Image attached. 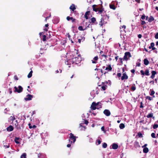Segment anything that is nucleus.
<instances>
[{"instance_id":"16","label":"nucleus","mask_w":158,"mask_h":158,"mask_svg":"<svg viewBox=\"0 0 158 158\" xmlns=\"http://www.w3.org/2000/svg\"><path fill=\"white\" fill-rule=\"evenodd\" d=\"M14 130L13 127L11 125H10L8 127H7L6 130L8 131H11Z\"/></svg>"},{"instance_id":"33","label":"nucleus","mask_w":158,"mask_h":158,"mask_svg":"<svg viewBox=\"0 0 158 158\" xmlns=\"http://www.w3.org/2000/svg\"><path fill=\"white\" fill-rule=\"evenodd\" d=\"M101 140L100 139H97L96 140V145H99V144H100L101 143Z\"/></svg>"},{"instance_id":"24","label":"nucleus","mask_w":158,"mask_h":158,"mask_svg":"<svg viewBox=\"0 0 158 158\" xmlns=\"http://www.w3.org/2000/svg\"><path fill=\"white\" fill-rule=\"evenodd\" d=\"M154 19L153 17L152 16H150L148 19V21L149 23H151L152 21H153Z\"/></svg>"},{"instance_id":"21","label":"nucleus","mask_w":158,"mask_h":158,"mask_svg":"<svg viewBox=\"0 0 158 158\" xmlns=\"http://www.w3.org/2000/svg\"><path fill=\"white\" fill-rule=\"evenodd\" d=\"M134 146L135 148H140V146L139 145V143L137 141H135L134 143Z\"/></svg>"},{"instance_id":"12","label":"nucleus","mask_w":158,"mask_h":158,"mask_svg":"<svg viewBox=\"0 0 158 158\" xmlns=\"http://www.w3.org/2000/svg\"><path fill=\"white\" fill-rule=\"evenodd\" d=\"M93 10L95 12H98L100 7H98L97 5H94L92 6Z\"/></svg>"},{"instance_id":"52","label":"nucleus","mask_w":158,"mask_h":158,"mask_svg":"<svg viewBox=\"0 0 158 158\" xmlns=\"http://www.w3.org/2000/svg\"><path fill=\"white\" fill-rule=\"evenodd\" d=\"M84 123L86 125H87V124L89 122L87 120H85L84 121Z\"/></svg>"},{"instance_id":"8","label":"nucleus","mask_w":158,"mask_h":158,"mask_svg":"<svg viewBox=\"0 0 158 158\" xmlns=\"http://www.w3.org/2000/svg\"><path fill=\"white\" fill-rule=\"evenodd\" d=\"M15 128L17 130H19L21 129V127L19 123H18L17 121L16 120L15 121Z\"/></svg>"},{"instance_id":"49","label":"nucleus","mask_w":158,"mask_h":158,"mask_svg":"<svg viewBox=\"0 0 158 158\" xmlns=\"http://www.w3.org/2000/svg\"><path fill=\"white\" fill-rule=\"evenodd\" d=\"M143 103L142 102H140V108H143Z\"/></svg>"},{"instance_id":"6","label":"nucleus","mask_w":158,"mask_h":158,"mask_svg":"<svg viewBox=\"0 0 158 158\" xmlns=\"http://www.w3.org/2000/svg\"><path fill=\"white\" fill-rule=\"evenodd\" d=\"M69 135V139L73 140V143H74L76 141V137L72 133H70Z\"/></svg>"},{"instance_id":"50","label":"nucleus","mask_w":158,"mask_h":158,"mask_svg":"<svg viewBox=\"0 0 158 158\" xmlns=\"http://www.w3.org/2000/svg\"><path fill=\"white\" fill-rule=\"evenodd\" d=\"M155 37L156 39H158V32L156 33L155 35Z\"/></svg>"},{"instance_id":"29","label":"nucleus","mask_w":158,"mask_h":158,"mask_svg":"<svg viewBox=\"0 0 158 158\" xmlns=\"http://www.w3.org/2000/svg\"><path fill=\"white\" fill-rule=\"evenodd\" d=\"M32 73H33V71H32L31 70L30 72V73H29V74H28V75H27V77L28 78H31L32 76Z\"/></svg>"},{"instance_id":"53","label":"nucleus","mask_w":158,"mask_h":158,"mask_svg":"<svg viewBox=\"0 0 158 158\" xmlns=\"http://www.w3.org/2000/svg\"><path fill=\"white\" fill-rule=\"evenodd\" d=\"M140 73H141V74L143 75H144V71L143 70H141L140 71Z\"/></svg>"},{"instance_id":"22","label":"nucleus","mask_w":158,"mask_h":158,"mask_svg":"<svg viewBox=\"0 0 158 158\" xmlns=\"http://www.w3.org/2000/svg\"><path fill=\"white\" fill-rule=\"evenodd\" d=\"M112 148L114 149H116L118 148V145L115 143H113L112 145Z\"/></svg>"},{"instance_id":"18","label":"nucleus","mask_w":158,"mask_h":158,"mask_svg":"<svg viewBox=\"0 0 158 158\" xmlns=\"http://www.w3.org/2000/svg\"><path fill=\"white\" fill-rule=\"evenodd\" d=\"M103 11H104V8H102V6L101 5V7L98 9V13L100 14L102 13Z\"/></svg>"},{"instance_id":"55","label":"nucleus","mask_w":158,"mask_h":158,"mask_svg":"<svg viewBox=\"0 0 158 158\" xmlns=\"http://www.w3.org/2000/svg\"><path fill=\"white\" fill-rule=\"evenodd\" d=\"M119 59L120 60V62L122 63V64H123V58H119Z\"/></svg>"},{"instance_id":"37","label":"nucleus","mask_w":158,"mask_h":158,"mask_svg":"<svg viewBox=\"0 0 158 158\" xmlns=\"http://www.w3.org/2000/svg\"><path fill=\"white\" fill-rule=\"evenodd\" d=\"M106 87H107L106 85H105L101 87V90H105L106 89Z\"/></svg>"},{"instance_id":"3","label":"nucleus","mask_w":158,"mask_h":158,"mask_svg":"<svg viewBox=\"0 0 158 158\" xmlns=\"http://www.w3.org/2000/svg\"><path fill=\"white\" fill-rule=\"evenodd\" d=\"M128 56L129 58H130L131 57V55L129 52H126L125 53L124 56L123 58V60L126 61L128 60Z\"/></svg>"},{"instance_id":"46","label":"nucleus","mask_w":158,"mask_h":158,"mask_svg":"<svg viewBox=\"0 0 158 158\" xmlns=\"http://www.w3.org/2000/svg\"><path fill=\"white\" fill-rule=\"evenodd\" d=\"M151 135V136L153 138H156L155 134L154 133H152Z\"/></svg>"},{"instance_id":"7","label":"nucleus","mask_w":158,"mask_h":158,"mask_svg":"<svg viewBox=\"0 0 158 158\" xmlns=\"http://www.w3.org/2000/svg\"><path fill=\"white\" fill-rule=\"evenodd\" d=\"M78 42L80 44L81 41L83 42L85 40V37L80 35L77 37Z\"/></svg>"},{"instance_id":"5","label":"nucleus","mask_w":158,"mask_h":158,"mask_svg":"<svg viewBox=\"0 0 158 158\" xmlns=\"http://www.w3.org/2000/svg\"><path fill=\"white\" fill-rule=\"evenodd\" d=\"M19 89L16 87L15 86L14 87V89H15V92H17L18 93H20L23 90V88L21 86H19L18 87Z\"/></svg>"},{"instance_id":"32","label":"nucleus","mask_w":158,"mask_h":158,"mask_svg":"<svg viewBox=\"0 0 158 158\" xmlns=\"http://www.w3.org/2000/svg\"><path fill=\"white\" fill-rule=\"evenodd\" d=\"M153 114L152 113H150L147 116V117L148 118L153 117Z\"/></svg>"},{"instance_id":"41","label":"nucleus","mask_w":158,"mask_h":158,"mask_svg":"<svg viewBox=\"0 0 158 158\" xmlns=\"http://www.w3.org/2000/svg\"><path fill=\"white\" fill-rule=\"evenodd\" d=\"M138 135L139 138H142L143 137V135L141 133H138Z\"/></svg>"},{"instance_id":"59","label":"nucleus","mask_w":158,"mask_h":158,"mask_svg":"<svg viewBox=\"0 0 158 158\" xmlns=\"http://www.w3.org/2000/svg\"><path fill=\"white\" fill-rule=\"evenodd\" d=\"M142 35L141 34H139L138 35V37L139 38H141V37H142Z\"/></svg>"},{"instance_id":"51","label":"nucleus","mask_w":158,"mask_h":158,"mask_svg":"<svg viewBox=\"0 0 158 158\" xmlns=\"http://www.w3.org/2000/svg\"><path fill=\"white\" fill-rule=\"evenodd\" d=\"M155 45L154 43L153 42L151 43V45L150 46L152 48L154 47V46Z\"/></svg>"},{"instance_id":"54","label":"nucleus","mask_w":158,"mask_h":158,"mask_svg":"<svg viewBox=\"0 0 158 158\" xmlns=\"http://www.w3.org/2000/svg\"><path fill=\"white\" fill-rule=\"evenodd\" d=\"M14 78H15V79L16 80H18L19 79L18 78V77H17V76L16 75H15L14 76Z\"/></svg>"},{"instance_id":"30","label":"nucleus","mask_w":158,"mask_h":158,"mask_svg":"<svg viewBox=\"0 0 158 158\" xmlns=\"http://www.w3.org/2000/svg\"><path fill=\"white\" fill-rule=\"evenodd\" d=\"M28 125L29 126V128L30 129H31L32 128L35 129L36 127V126L35 125H33V126H31V123H29Z\"/></svg>"},{"instance_id":"20","label":"nucleus","mask_w":158,"mask_h":158,"mask_svg":"<svg viewBox=\"0 0 158 158\" xmlns=\"http://www.w3.org/2000/svg\"><path fill=\"white\" fill-rule=\"evenodd\" d=\"M112 69L111 65L109 64L107 67L106 68L105 70H108V71H112Z\"/></svg>"},{"instance_id":"60","label":"nucleus","mask_w":158,"mask_h":158,"mask_svg":"<svg viewBox=\"0 0 158 158\" xmlns=\"http://www.w3.org/2000/svg\"><path fill=\"white\" fill-rule=\"evenodd\" d=\"M135 1L139 3H140V0H135Z\"/></svg>"},{"instance_id":"48","label":"nucleus","mask_w":158,"mask_h":158,"mask_svg":"<svg viewBox=\"0 0 158 158\" xmlns=\"http://www.w3.org/2000/svg\"><path fill=\"white\" fill-rule=\"evenodd\" d=\"M117 75L118 77H120L121 76V73H118Z\"/></svg>"},{"instance_id":"42","label":"nucleus","mask_w":158,"mask_h":158,"mask_svg":"<svg viewBox=\"0 0 158 158\" xmlns=\"http://www.w3.org/2000/svg\"><path fill=\"white\" fill-rule=\"evenodd\" d=\"M46 36L44 35L43 36V40L44 41H45L46 40Z\"/></svg>"},{"instance_id":"2","label":"nucleus","mask_w":158,"mask_h":158,"mask_svg":"<svg viewBox=\"0 0 158 158\" xmlns=\"http://www.w3.org/2000/svg\"><path fill=\"white\" fill-rule=\"evenodd\" d=\"M99 103V102L96 103L95 102H93L91 106V109L92 110H94L97 108L98 109L99 108H101V105H98V106Z\"/></svg>"},{"instance_id":"40","label":"nucleus","mask_w":158,"mask_h":158,"mask_svg":"<svg viewBox=\"0 0 158 158\" xmlns=\"http://www.w3.org/2000/svg\"><path fill=\"white\" fill-rule=\"evenodd\" d=\"M102 147L104 148H106L107 147V144L105 143H103Z\"/></svg>"},{"instance_id":"64","label":"nucleus","mask_w":158,"mask_h":158,"mask_svg":"<svg viewBox=\"0 0 158 158\" xmlns=\"http://www.w3.org/2000/svg\"><path fill=\"white\" fill-rule=\"evenodd\" d=\"M101 129L102 131H104L105 129L104 127V126H102V127Z\"/></svg>"},{"instance_id":"26","label":"nucleus","mask_w":158,"mask_h":158,"mask_svg":"<svg viewBox=\"0 0 158 158\" xmlns=\"http://www.w3.org/2000/svg\"><path fill=\"white\" fill-rule=\"evenodd\" d=\"M104 20L103 18H102L101 19V21L99 23V25L101 26H102L104 24Z\"/></svg>"},{"instance_id":"10","label":"nucleus","mask_w":158,"mask_h":158,"mask_svg":"<svg viewBox=\"0 0 158 158\" xmlns=\"http://www.w3.org/2000/svg\"><path fill=\"white\" fill-rule=\"evenodd\" d=\"M99 58L98 56H95L93 59V60H91L92 63L93 64H96Z\"/></svg>"},{"instance_id":"14","label":"nucleus","mask_w":158,"mask_h":158,"mask_svg":"<svg viewBox=\"0 0 158 158\" xmlns=\"http://www.w3.org/2000/svg\"><path fill=\"white\" fill-rule=\"evenodd\" d=\"M33 97V96L32 95L28 94L27 96V97L25 98L26 101L30 100L32 99V98Z\"/></svg>"},{"instance_id":"61","label":"nucleus","mask_w":158,"mask_h":158,"mask_svg":"<svg viewBox=\"0 0 158 158\" xmlns=\"http://www.w3.org/2000/svg\"><path fill=\"white\" fill-rule=\"evenodd\" d=\"M149 83H152V84L153 85H154V81H150Z\"/></svg>"},{"instance_id":"1","label":"nucleus","mask_w":158,"mask_h":158,"mask_svg":"<svg viewBox=\"0 0 158 158\" xmlns=\"http://www.w3.org/2000/svg\"><path fill=\"white\" fill-rule=\"evenodd\" d=\"M82 60L80 54L77 55V57L73 58L72 59V62L73 64L75 63L76 64H79Z\"/></svg>"},{"instance_id":"57","label":"nucleus","mask_w":158,"mask_h":158,"mask_svg":"<svg viewBox=\"0 0 158 158\" xmlns=\"http://www.w3.org/2000/svg\"><path fill=\"white\" fill-rule=\"evenodd\" d=\"M9 93H10V94H11L12 93V91L11 90V89L10 88H9Z\"/></svg>"},{"instance_id":"9","label":"nucleus","mask_w":158,"mask_h":158,"mask_svg":"<svg viewBox=\"0 0 158 158\" xmlns=\"http://www.w3.org/2000/svg\"><path fill=\"white\" fill-rule=\"evenodd\" d=\"M66 19L68 21H69L70 20H71L72 23H74L76 21V19L74 18L73 17H70L69 16L67 17Z\"/></svg>"},{"instance_id":"43","label":"nucleus","mask_w":158,"mask_h":158,"mask_svg":"<svg viewBox=\"0 0 158 158\" xmlns=\"http://www.w3.org/2000/svg\"><path fill=\"white\" fill-rule=\"evenodd\" d=\"M155 93V91L154 90H152L151 91V93L150 94L151 96L153 95Z\"/></svg>"},{"instance_id":"44","label":"nucleus","mask_w":158,"mask_h":158,"mask_svg":"<svg viewBox=\"0 0 158 158\" xmlns=\"http://www.w3.org/2000/svg\"><path fill=\"white\" fill-rule=\"evenodd\" d=\"M131 89L132 91H134L135 90L136 87L135 86H132Z\"/></svg>"},{"instance_id":"39","label":"nucleus","mask_w":158,"mask_h":158,"mask_svg":"<svg viewBox=\"0 0 158 158\" xmlns=\"http://www.w3.org/2000/svg\"><path fill=\"white\" fill-rule=\"evenodd\" d=\"M146 99H148L150 101H151L152 100V98L149 96H147L146 97Z\"/></svg>"},{"instance_id":"63","label":"nucleus","mask_w":158,"mask_h":158,"mask_svg":"<svg viewBox=\"0 0 158 158\" xmlns=\"http://www.w3.org/2000/svg\"><path fill=\"white\" fill-rule=\"evenodd\" d=\"M156 49H157V48H155L154 47L152 48V50H155Z\"/></svg>"},{"instance_id":"25","label":"nucleus","mask_w":158,"mask_h":158,"mask_svg":"<svg viewBox=\"0 0 158 158\" xmlns=\"http://www.w3.org/2000/svg\"><path fill=\"white\" fill-rule=\"evenodd\" d=\"M20 138L19 137H15L14 140L15 142L17 144H19L20 142L18 140Z\"/></svg>"},{"instance_id":"56","label":"nucleus","mask_w":158,"mask_h":158,"mask_svg":"<svg viewBox=\"0 0 158 158\" xmlns=\"http://www.w3.org/2000/svg\"><path fill=\"white\" fill-rule=\"evenodd\" d=\"M135 72V70L134 69H133L131 70V72L133 73H134Z\"/></svg>"},{"instance_id":"45","label":"nucleus","mask_w":158,"mask_h":158,"mask_svg":"<svg viewBox=\"0 0 158 158\" xmlns=\"http://www.w3.org/2000/svg\"><path fill=\"white\" fill-rule=\"evenodd\" d=\"M146 17V16L143 14V15H142L141 17V19H142V20H144L145 19Z\"/></svg>"},{"instance_id":"4","label":"nucleus","mask_w":158,"mask_h":158,"mask_svg":"<svg viewBox=\"0 0 158 158\" xmlns=\"http://www.w3.org/2000/svg\"><path fill=\"white\" fill-rule=\"evenodd\" d=\"M122 70L123 73V74L122 76L121 77V80H127L128 79V77L126 74V72H125V70L123 68Z\"/></svg>"},{"instance_id":"15","label":"nucleus","mask_w":158,"mask_h":158,"mask_svg":"<svg viewBox=\"0 0 158 158\" xmlns=\"http://www.w3.org/2000/svg\"><path fill=\"white\" fill-rule=\"evenodd\" d=\"M89 22L90 23H95V24H96L98 23H95L96 22V19L94 17H93L91 18V19H90V20H89Z\"/></svg>"},{"instance_id":"28","label":"nucleus","mask_w":158,"mask_h":158,"mask_svg":"<svg viewBox=\"0 0 158 158\" xmlns=\"http://www.w3.org/2000/svg\"><path fill=\"white\" fill-rule=\"evenodd\" d=\"M110 7L111 9L114 10H115L116 9L115 6L113 4H110Z\"/></svg>"},{"instance_id":"58","label":"nucleus","mask_w":158,"mask_h":158,"mask_svg":"<svg viewBox=\"0 0 158 158\" xmlns=\"http://www.w3.org/2000/svg\"><path fill=\"white\" fill-rule=\"evenodd\" d=\"M121 27L122 28H123L124 29L123 30L124 31H125V29L126 28V26H125V25H123L122 27Z\"/></svg>"},{"instance_id":"11","label":"nucleus","mask_w":158,"mask_h":158,"mask_svg":"<svg viewBox=\"0 0 158 158\" xmlns=\"http://www.w3.org/2000/svg\"><path fill=\"white\" fill-rule=\"evenodd\" d=\"M103 113L107 116H110L111 114L110 111L109 110L107 109H106L104 110Z\"/></svg>"},{"instance_id":"62","label":"nucleus","mask_w":158,"mask_h":158,"mask_svg":"<svg viewBox=\"0 0 158 158\" xmlns=\"http://www.w3.org/2000/svg\"><path fill=\"white\" fill-rule=\"evenodd\" d=\"M87 27H92V26H91V24H89L88 26H87Z\"/></svg>"},{"instance_id":"47","label":"nucleus","mask_w":158,"mask_h":158,"mask_svg":"<svg viewBox=\"0 0 158 158\" xmlns=\"http://www.w3.org/2000/svg\"><path fill=\"white\" fill-rule=\"evenodd\" d=\"M141 24L142 25H143L146 24V22H145V21H144L143 20H141Z\"/></svg>"},{"instance_id":"31","label":"nucleus","mask_w":158,"mask_h":158,"mask_svg":"<svg viewBox=\"0 0 158 158\" xmlns=\"http://www.w3.org/2000/svg\"><path fill=\"white\" fill-rule=\"evenodd\" d=\"M119 127L121 129H123L125 127V126L123 123H122L119 125Z\"/></svg>"},{"instance_id":"13","label":"nucleus","mask_w":158,"mask_h":158,"mask_svg":"<svg viewBox=\"0 0 158 158\" xmlns=\"http://www.w3.org/2000/svg\"><path fill=\"white\" fill-rule=\"evenodd\" d=\"M69 9L73 11L75 13L76 12V11H74V10L76 9V7L74 4H72V5L70 6Z\"/></svg>"},{"instance_id":"38","label":"nucleus","mask_w":158,"mask_h":158,"mask_svg":"<svg viewBox=\"0 0 158 158\" xmlns=\"http://www.w3.org/2000/svg\"><path fill=\"white\" fill-rule=\"evenodd\" d=\"M158 127V124H155L153 126V128L154 129H156Z\"/></svg>"},{"instance_id":"23","label":"nucleus","mask_w":158,"mask_h":158,"mask_svg":"<svg viewBox=\"0 0 158 158\" xmlns=\"http://www.w3.org/2000/svg\"><path fill=\"white\" fill-rule=\"evenodd\" d=\"M144 64L145 65H148L149 64V62L147 59H145L143 60Z\"/></svg>"},{"instance_id":"35","label":"nucleus","mask_w":158,"mask_h":158,"mask_svg":"<svg viewBox=\"0 0 158 158\" xmlns=\"http://www.w3.org/2000/svg\"><path fill=\"white\" fill-rule=\"evenodd\" d=\"M86 28L87 27H86L85 28L83 29L82 26H80L78 27V29L80 31H84L86 29Z\"/></svg>"},{"instance_id":"34","label":"nucleus","mask_w":158,"mask_h":158,"mask_svg":"<svg viewBox=\"0 0 158 158\" xmlns=\"http://www.w3.org/2000/svg\"><path fill=\"white\" fill-rule=\"evenodd\" d=\"M145 74L146 75V76H149V70L146 69L145 71V73H144V75Z\"/></svg>"},{"instance_id":"36","label":"nucleus","mask_w":158,"mask_h":158,"mask_svg":"<svg viewBox=\"0 0 158 158\" xmlns=\"http://www.w3.org/2000/svg\"><path fill=\"white\" fill-rule=\"evenodd\" d=\"M26 154L25 153H24L21 156V158H26Z\"/></svg>"},{"instance_id":"27","label":"nucleus","mask_w":158,"mask_h":158,"mask_svg":"<svg viewBox=\"0 0 158 158\" xmlns=\"http://www.w3.org/2000/svg\"><path fill=\"white\" fill-rule=\"evenodd\" d=\"M149 151L148 148L145 147L143 149V151L144 153H147Z\"/></svg>"},{"instance_id":"17","label":"nucleus","mask_w":158,"mask_h":158,"mask_svg":"<svg viewBox=\"0 0 158 158\" xmlns=\"http://www.w3.org/2000/svg\"><path fill=\"white\" fill-rule=\"evenodd\" d=\"M151 73L152 75L150 77V78L153 79L155 77V75L156 74V72L155 71H152Z\"/></svg>"},{"instance_id":"19","label":"nucleus","mask_w":158,"mask_h":158,"mask_svg":"<svg viewBox=\"0 0 158 158\" xmlns=\"http://www.w3.org/2000/svg\"><path fill=\"white\" fill-rule=\"evenodd\" d=\"M90 13L89 11H87L85 12L84 16L86 19H89L88 15H89Z\"/></svg>"}]
</instances>
